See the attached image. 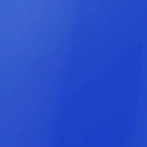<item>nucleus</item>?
I'll use <instances>...</instances> for the list:
<instances>
[{
	"mask_svg": "<svg viewBox=\"0 0 147 147\" xmlns=\"http://www.w3.org/2000/svg\"><path fill=\"white\" fill-rule=\"evenodd\" d=\"M65 92H147V91H65Z\"/></svg>",
	"mask_w": 147,
	"mask_h": 147,
	"instance_id": "nucleus-1",
	"label": "nucleus"
}]
</instances>
